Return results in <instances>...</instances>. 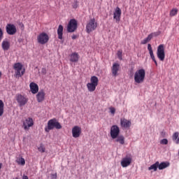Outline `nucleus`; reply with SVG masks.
Returning a JSON list of instances; mask_svg holds the SVG:
<instances>
[{
	"mask_svg": "<svg viewBox=\"0 0 179 179\" xmlns=\"http://www.w3.org/2000/svg\"><path fill=\"white\" fill-rule=\"evenodd\" d=\"M148 51H152V50H153L152 49V45H151L150 44H148Z\"/></svg>",
	"mask_w": 179,
	"mask_h": 179,
	"instance_id": "nucleus-38",
	"label": "nucleus"
},
{
	"mask_svg": "<svg viewBox=\"0 0 179 179\" xmlns=\"http://www.w3.org/2000/svg\"><path fill=\"white\" fill-rule=\"evenodd\" d=\"M170 166V163L168 162H164L159 163L158 162V169L159 170H164V169H167Z\"/></svg>",
	"mask_w": 179,
	"mask_h": 179,
	"instance_id": "nucleus-21",
	"label": "nucleus"
},
{
	"mask_svg": "<svg viewBox=\"0 0 179 179\" xmlns=\"http://www.w3.org/2000/svg\"><path fill=\"white\" fill-rule=\"evenodd\" d=\"M22 179H29V177L27 176H23Z\"/></svg>",
	"mask_w": 179,
	"mask_h": 179,
	"instance_id": "nucleus-42",
	"label": "nucleus"
},
{
	"mask_svg": "<svg viewBox=\"0 0 179 179\" xmlns=\"http://www.w3.org/2000/svg\"><path fill=\"white\" fill-rule=\"evenodd\" d=\"M71 38H72V39H73V40L76 39V35H73V36H72V37H71Z\"/></svg>",
	"mask_w": 179,
	"mask_h": 179,
	"instance_id": "nucleus-43",
	"label": "nucleus"
},
{
	"mask_svg": "<svg viewBox=\"0 0 179 179\" xmlns=\"http://www.w3.org/2000/svg\"><path fill=\"white\" fill-rule=\"evenodd\" d=\"M160 143L161 145H167V143H169V140H167V138H164L160 141Z\"/></svg>",
	"mask_w": 179,
	"mask_h": 179,
	"instance_id": "nucleus-33",
	"label": "nucleus"
},
{
	"mask_svg": "<svg viewBox=\"0 0 179 179\" xmlns=\"http://www.w3.org/2000/svg\"><path fill=\"white\" fill-rule=\"evenodd\" d=\"M157 169H159V162H155L154 164L148 167L149 171L153 170L154 171H157Z\"/></svg>",
	"mask_w": 179,
	"mask_h": 179,
	"instance_id": "nucleus-28",
	"label": "nucleus"
},
{
	"mask_svg": "<svg viewBox=\"0 0 179 179\" xmlns=\"http://www.w3.org/2000/svg\"><path fill=\"white\" fill-rule=\"evenodd\" d=\"M16 100L20 107H23V106H26L27 104V101H29V98L18 94L16 95Z\"/></svg>",
	"mask_w": 179,
	"mask_h": 179,
	"instance_id": "nucleus-9",
	"label": "nucleus"
},
{
	"mask_svg": "<svg viewBox=\"0 0 179 179\" xmlns=\"http://www.w3.org/2000/svg\"><path fill=\"white\" fill-rule=\"evenodd\" d=\"M38 151H39L41 153H44V152H45V147L44 146V144H43V143H41V144H40L39 148H38Z\"/></svg>",
	"mask_w": 179,
	"mask_h": 179,
	"instance_id": "nucleus-30",
	"label": "nucleus"
},
{
	"mask_svg": "<svg viewBox=\"0 0 179 179\" xmlns=\"http://www.w3.org/2000/svg\"><path fill=\"white\" fill-rule=\"evenodd\" d=\"M97 29V22L94 18H91L87 22L86 25V31L88 34L92 33V31H94Z\"/></svg>",
	"mask_w": 179,
	"mask_h": 179,
	"instance_id": "nucleus-4",
	"label": "nucleus"
},
{
	"mask_svg": "<svg viewBox=\"0 0 179 179\" xmlns=\"http://www.w3.org/2000/svg\"><path fill=\"white\" fill-rule=\"evenodd\" d=\"M63 31H64V27L62 24L59 25V27L57 29V34H58V38L59 40H62Z\"/></svg>",
	"mask_w": 179,
	"mask_h": 179,
	"instance_id": "nucleus-24",
	"label": "nucleus"
},
{
	"mask_svg": "<svg viewBox=\"0 0 179 179\" xmlns=\"http://www.w3.org/2000/svg\"><path fill=\"white\" fill-rule=\"evenodd\" d=\"M61 129L62 126L57 121V119H51L48 122V126L45 127V132H50L52 129Z\"/></svg>",
	"mask_w": 179,
	"mask_h": 179,
	"instance_id": "nucleus-2",
	"label": "nucleus"
},
{
	"mask_svg": "<svg viewBox=\"0 0 179 179\" xmlns=\"http://www.w3.org/2000/svg\"><path fill=\"white\" fill-rule=\"evenodd\" d=\"M33 125H34V122L31 117H28L23 121L22 127L25 131H29Z\"/></svg>",
	"mask_w": 179,
	"mask_h": 179,
	"instance_id": "nucleus-11",
	"label": "nucleus"
},
{
	"mask_svg": "<svg viewBox=\"0 0 179 179\" xmlns=\"http://www.w3.org/2000/svg\"><path fill=\"white\" fill-rule=\"evenodd\" d=\"M117 58H119V59H120V61H122V51L119 50V51L117 52Z\"/></svg>",
	"mask_w": 179,
	"mask_h": 179,
	"instance_id": "nucleus-32",
	"label": "nucleus"
},
{
	"mask_svg": "<svg viewBox=\"0 0 179 179\" xmlns=\"http://www.w3.org/2000/svg\"><path fill=\"white\" fill-rule=\"evenodd\" d=\"M2 169V163H0V170Z\"/></svg>",
	"mask_w": 179,
	"mask_h": 179,
	"instance_id": "nucleus-45",
	"label": "nucleus"
},
{
	"mask_svg": "<svg viewBox=\"0 0 179 179\" xmlns=\"http://www.w3.org/2000/svg\"><path fill=\"white\" fill-rule=\"evenodd\" d=\"M42 72L43 73H44L45 75V73H47V71L45 70V69H42Z\"/></svg>",
	"mask_w": 179,
	"mask_h": 179,
	"instance_id": "nucleus-40",
	"label": "nucleus"
},
{
	"mask_svg": "<svg viewBox=\"0 0 179 179\" xmlns=\"http://www.w3.org/2000/svg\"><path fill=\"white\" fill-rule=\"evenodd\" d=\"M16 163L20 166H24L26 164V161L22 157H17L15 160Z\"/></svg>",
	"mask_w": 179,
	"mask_h": 179,
	"instance_id": "nucleus-26",
	"label": "nucleus"
},
{
	"mask_svg": "<svg viewBox=\"0 0 179 179\" xmlns=\"http://www.w3.org/2000/svg\"><path fill=\"white\" fill-rule=\"evenodd\" d=\"M99 85V78L95 76H93L90 78V83L87 84V87L88 91L90 92H94L96 90V87H97Z\"/></svg>",
	"mask_w": 179,
	"mask_h": 179,
	"instance_id": "nucleus-3",
	"label": "nucleus"
},
{
	"mask_svg": "<svg viewBox=\"0 0 179 179\" xmlns=\"http://www.w3.org/2000/svg\"><path fill=\"white\" fill-rule=\"evenodd\" d=\"M118 136H120V127L117 125H113L110 127V136L112 139H115Z\"/></svg>",
	"mask_w": 179,
	"mask_h": 179,
	"instance_id": "nucleus-13",
	"label": "nucleus"
},
{
	"mask_svg": "<svg viewBox=\"0 0 179 179\" xmlns=\"http://www.w3.org/2000/svg\"><path fill=\"white\" fill-rule=\"evenodd\" d=\"M38 43L39 44H41L42 45H44V44H47L50 40V36L48 34L45 32H42L39 34V35L37 36Z\"/></svg>",
	"mask_w": 179,
	"mask_h": 179,
	"instance_id": "nucleus-5",
	"label": "nucleus"
},
{
	"mask_svg": "<svg viewBox=\"0 0 179 179\" xmlns=\"http://www.w3.org/2000/svg\"><path fill=\"white\" fill-rule=\"evenodd\" d=\"M172 139L176 145H179V133L178 131L173 134Z\"/></svg>",
	"mask_w": 179,
	"mask_h": 179,
	"instance_id": "nucleus-25",
	"label": "nucleus"
},
{
	"mask_svg": "<svg viewBox=\"0 0 179 179\" xmlns=\"http://www.w3.org/2000/svg\"><path fill=\"white\" fill-rule=\"evenodd\" d=\"M36 99L38 103L44 101V99H45V92H44V90L39 91V92L36 95Z\"/></svg>",
	"mask_w": 179,
	"mask_h": 179,
	"instance_id": "nucleus-17",
	"label": "nucleus"
},
{
	"mask_svg": "<svg viewBox=\"0 0 179 179\" xmlns=\"http://www.w3.org/2000/svg\"><path fill=\"white\" fill-rule=\"evenodd\" d=\"M78 29V21L75 19H72L69 21L67 25V31L69 33H73L75 30Z\"/></svg>",
	"mask_w": 179,
	"mask_h": 179,
	"instance_id": "nucleus-7",
	"label": "nucleus"
},
{
	"mask_svg": "<svg viewBox=\"0 0 179 179\" xmlns=\"http://www.w3.org/2000/svg\"><path fill=\"white\" fill-rule=\"evenodd\" d=\"M115 142H117L120 145H124L125 143V137H124V136L122 135L117 136V138H115Z\"/></svg>",
	"mask_w": 179,
	"mask_h": 179,
	"instance_id": "nucleus-23",
	"label": "nucleus"
},
{
	"mask_svg": "<svg viewBox=\"0 0 179 179\" xmlns=\"http://www.w3.org/2000/svg\"><path fill=\"white\" fill-rule=\"evenodd\" d=\"M3 38V31H2V29L0 28V41Z\"/></svg>",
	"mask_w": 179,
	"mask_h": 179,
	"instance_id": "nucleus-35",
	"label": "nucleus"
},
{
	"mask_svg": "<svg viewBox=\"0 0 179 179\" xmlns=\"http://www.w3.org/2000/svg\"><path fill=\"white\" fill-rule=\"evenodd\" d=\"M146 76V71L144 69H140L134 73V82L138 85L143 83L145 82V78Z\"/></svg>",
	"mask_w": 179,
	"mask_h": 179,
	"instance_id": "nucleus-1",
	"label": "nucleus"
},
{
	"mask_svg": "<svg viewBox=\"0 0 179 179\" xmlns=\"http://www.w3.org/2000/svg\"><path fill=\"white\" fill-rule=\"evenodd\" d=\"M157 57L159 60L164 61V58H166V53H164V45L161 44L158 46Z\"/></svg>",
	"mask_w": 179,
	"mask_h": 179,
	"instance_id": "nucleus-8",
	"label": "nucleus"
},
{
	"mask_svg": "<svg viewBox=\"0 0 179 179\" xmlns=\"http://www.w3.org/2000/svg\"><path fill=\"white\" fill-rule=\"evenodd\" d=\"M1 46L4 51H8V50H9V48L10 47V43H9L8 39H5L4 41H3Z\"/></svg>",
	"mask_w": 179,
	"mask_h": 179,
	"instance_id": "nucleus-20",
	"label": "nucleus"
},
{
	"mask_svg": "<svg viewBox=\"0 0 179 179\" xmlns=\"http://www.w3.org/2000/svg\"><path fill=\"white\" fill-rule=\"evenodd\" d=\"M109 110H110V114H112V115H114V114H115V108L110 107L109 108Z\"/></svg>",
	"mask_w": 179,
	"mask_h": 179,
	"instance_id": "nucleus-34",
	"label": "nucleus"
},
{
	"mask_svg": "<svg viewBox=\"0 0 179 179\" xmlns=\"http://www.w3.org/2000/svg\"><path fill=\"white\" fill-rule=\"evenodd\" d=\"M4 106H5V104L3 103V101L2 100H0V117H2V115H3Z\"/></svg>",
	"mask_w": 179,
	"mask_h": 179,
	"instance_id": "nucleus-29",
	"label": "nucleus"
},
{
	"mask_svg": "<svg viewBox=\"0 0 179 179\" xmlns=\"http://www.w3.org/2000/svg\"><path fill=\"white\" fill-rule=\"evenodd\" d=\"M51 179H57V173H52L50 175Z\"/></svg>",
	"mask_w": 179,
	"mask_h": 179,
	"instance_id": "nucleus-36",
	"label": "nucleus"
},
{
	"mask_svg": "<svg viewBox=\"0 0 179 179\" xmlns=\"http://www.w3.org/2000/svg\"><path fill=\"white\" fill-rule=\"evenodd\" d=\"M113 19H115L117 23H119L121 20V8L120 7L115 8V12L113 13Z\"/></svg>",
	"mask_w": 179,
	"mask_h": 179,
	"instance_id": "nucleus-15",
	"label": "nucleus"
},
{
	"mask_svg": "<svg viewBox=\"0 0 179 179\" xmlns=\"http://www.w3.org/2000/svg\"><path fill=\"white\" fill-rule=\"evenodd\" d=\"M13 179H19V178L16 177L15 178H13Z\"/></svg>",
	"mask_w": 179,
	"mask_h": 179,
	"instance_id": "nucleus-47",
	"label": "nucleus"
},
{
	"mask_svg": "<svg viewBox=\"0 0 179 179\" xmlns=\"http://www.w3.org/2000/svg\"><path fill=\"white\" fill-rule=\"evenodd\" d=\"M153 34H150V35H148L147 38H145L141 41V44H146L149 43V41H150L152 38H153Z\"/></svg>",
	"mask_w": 179,
	"mask_h": 179,
	"instance_id": "nucleus-27",
	"label": "nucleus"
},
{
	"mask_svg": "<svg viewBox=\"0 0 179 179\" xmlns=\"http://www.w3.org/2000/svg\"><path fill=\"white\" fill-rule=\"evenodd\" d=\"M31 92L33 93V94H36L37 92H38V85L34 83H31L29 85Z\"/></svg>",
	"mask_w": 179,
	"mask_h": 179,
	"instance_id": "nucleus-19",
	"label": "nucleus"
},
{
	"mask_svg": "<svg viewBox=\"0 0 179 179\" xmlns=\"http://www.w3.org/2000/svg\"><path fill=\"white\" fill-rule=\"evenodd\" d=\"M73 8L74 9H76V8H78V1H74L73 4Z\"/></svg>",
	"mask_w": 179,
	"mask_h": 179,
	"instance_id": "nucleus-37",
	"label": "nucleus"
},
{
	"mask_svg": "<svg viewBox=\"0 0 179 179\" xmlns=\"http://www.w3.org/2000/svg\"><path fill=\"white\" fill-rule=\"evenodd\" d=\"M23 66L20 63H17L14 65L16 78H21L24 74V69H22Z\"/></svg>",
	"mask_w": 179,
	"mask_h": 179,
	"instance_id": "nucleus-6",
	"label": "nucleus"
},
{
	"mask_svg": "<svg viewBox=\"0 0 179 179\" xmlns=\"http://www.w3.org/2000/svg\"><path fill=\"white\" fill-rule=\"evenodd\" d=\"M131 163H132V156L127 155L126 157L122 159L120 164L122 167L125 168V167H128V166H130Z\"/></svg>",
	"mask_w": 179,
	"mask_h": 179,
	"instance_id": "nucleus-12",
	"label": "nucleus"
},
{
	"mask_svg": "<svg viewBox=\"0 0 179 179\" xmlns=\"http://www.w3.org/2000/svg\"><path fill=\"white\" fill-rule=\"evenodd\" d=\"M71 132L73 138H79V136H80V134H82V128L79 126H75L73 127Z\"/></svg>",
	"mask_w": 179,
	"mask_h": 179,
	"instance_id": "nucleus-14",
	"label": "nucleus"
},
{
	"mask_svg": "<svg viewBox=\"0 0 179 179\" xmlns=\"http://www.w3.org/2000/svg\"><path fill=\"white\" fill-rule=\"evenodd\" d=\"M131 121L126 119L120 120V124L122 128H129L131 127Z\"/></svg>",
	"mask_w": 179,
	"mask_h": 179,
	"instance_id": "nucleus-18",
	"label": "nucleus"
},
{
	"mask_svg": "<svg viewBox=\"0 0 179 179\" xmlns=\"http://www.w3.org/2000/svg\"><path fill=\"white\" fill-rule=\"evenodd\" d=\"M155 62L156 66H157V62L155 60V62Z\"/></svg>",
	"mask_w": 179,
	"mask_h": 179,
	"instance_id": "nucleus-44",
	"label": "nucleus"
},
{
	"mask_svg": "<svg viewBox=\"0 0 179 179\" xmlns=\"http://www.w3.org/2000/svg\"><path fill=\"white\" fill-rule=\"evenodd\" d=\"M150 57H151V59H152V61H154V62H156V58H155V55H152Z\"/></svg>",
	"mask_w": 179,
	"mask_h": 179,
	"instance_id": "nucleus-39",
	"label": "nucleus"
},
{
	"mask_svg": "<svg viewBox=\"0 0 179 179\" xmlns=\"http://www.w3.org/2000/svg\"><path fill=\"white\" fill-rule=\"evenodd\" d=\"M71 62H78L79 61V55L77 52L72 53L70 55Z\"/></svg>",
	"mask_w": 179,
	"mask_h": 179,
	"instance_id": "nucleus-22",
	"label": "nucleus"
},
{
	"mask_svg": "<svg viewBox=\"0 0 179 179\" xmlns=\"http://www.w3.org/2000/svg\"><path fill=\"white\" fill-rule=\"evenodd\" d=\"M149 52H150V57H151L152 55H155L153 54V50H150Z\"/></svg>",
	"mask_w": 179,
	"mask_h": 179,
	"instance_id": "nucleus-41",
	"label": "nucleus"
},
{
	"mask_svg": "<svg viewBox=\"0 0 179 179\" xmlns=\"http://www.w3.org/2000/svg\"><path fill=\"white\" fill-rule=\"evenodd\" d=\"M118 71H120V64L114 63L112 66L113 76H117L118 75Z\"/></svg>",
	"mask_w": 179,
	"mask_h": 179,
	"instance_id": "nucleus-16",
	"label": "nucleus"
},
{
	"mask_svg": "<svg viewBox=\"0 0 179 179\" xmlns=\"http://www.w3.org/2000/svg\"><path fill=\"white\" fill-rule=\"evenodd\" d=\"M178 10L176 8H173L170 12V16H176Z\"/></svg>",
	"mask_w": 179,
	"mask_h": 179,
	"instance_id": "nucleus-31",
	"label": "nucleus"
},
{
	"mask_svg": "<svg viewBox=\"0 0 179 179\" xmlns=\"http://www.w3.org/2000/svg\"><path fill=\"white\" fill-rule=\"evenodd\" d=\"M6 31L9 36H13L16 34L17 29H16V26H15V24H8L6 27Z\"/></svg>",
	"mask_w": 179,
	"mask_h": 179,
	"instance_id": "nucleus-10",
	"label": "nucleus"
},
{
	"mask_svg": "<svg viewBox=\"0 0 179 179\" xmlns=\"http://www.w3.org/2000/svg\"><path fill=\"white\" fill-rule=\"evenodd\" d=\"M1 75H2V73L0 71V78H1Z\"/></svg>",
	"mask_w": 179,
	"mask_h": 179,
	"instance_id": "nucleus-46",
	"label": "nucleus"
}]
</instances>
